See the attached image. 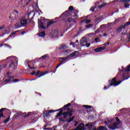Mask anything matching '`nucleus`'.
<instances>
[{
  "label": "nucleus",
  "mask_w": 130,
  "mask_h": 130,
  "mask_svg": "<svg viewBox=\"0 0 130 130\" xmlns=\"http://www.w3.org/2000/svg\"><path fill=\"white\" fill-rule=\"evenodd\" d=\"M117 122H115V118H108L105 121V124L108 126L110 129H115L118 127V124L120 123V120L118 118H116Z\"/></svg>",
  "instance_id": "1"
},
{
  "label": "nucleus",
  "mask_w": 130,
  "mask_h": 130,
  "mask_svg": "<svg viewBox=\"0 0 130 130\" xmlns=\"http://www.w3.org/2000/svg\"><path fill=\"white\" fill-rule=\"evenodd\" d=\"M127 72H130V64L126 68H124L123 67H122L121 69L119 71L118 75L117 77L120 76V74L122 73V79H123V81L124 80H127L129 77H127Z\"/></svg>",
  "instance_id": "2"
},
{
  "label": "nucleus",
  "mask_w": 130,
  "mask_h": 130,
  "mask_svg": "<svg viewBox=\"0 0 130 130\" xmlns=\"http://www.w3.org/2000/svg\"><path fill=\"white\" fill-rule=\"evenodd\" d=\"M78 55H79V52H78V51H75L73 53L69 55V56H67V57H66L64 58H60V62L56 66V69L59 68V66H60V64H61V63H62V62H63V61H66V60H67V59H68V58H69V57H73V56H75V57H77V56H78Z\"/></svg>",
  "instance_id": "3"
},
{
  "label": "nucleus",
  "mask_w": 130,
  "mask_h": 130,
  "mask_svg": "<svg viewBox=\"0 0 130 130\" xmlns=\"http://www.w3.org/2000/svg\"><path fill=\"white\" fill-rule=\"evenodd\" d=\"M51 24H53V21H50L49 22H47L46 26L43 25V23L41 22V21L38 20V27L39 28H41V29H46V28H48Z\"/></svg>",
  "instance_id": "4"
},
{
  "label": "nucleus",
  "mask_w": 130,
  "mask_h": 130,
  "mask_svg": "<svg viewBox=\"0 0 130 130\" xmlns=\"http://www.w3.org/2000/svg\"><path fill=\"white\" fill-rule=\"evenodd\" d=\"M80 45L81 46H86V47H90V43L88 44L87 39L85 38H83L81 39L80 41Z\"/></svg>",
  "instance_id": "5"
},
{
  "label": "nucleus",
  "mask_w": 130,
  "mask_h": 130,
  "mask_svg": "<svg viewBox=\"0 0 130 130\" xmlns=\"http://www.w3.org/2000/svg\"><path fill=\"white\" fill-rule=\"evenodd\" d=\"M68 112H64L62 115L64 116V118H68V117H71L73 115V112L70 111V108H67Z\"/></svg>",
  "instance_id": "6"
},
{
  "label": "nucleus",
  "mask_w": 130,
  "mask_h": 130,
  "mask_svg": "<svg viewBox=\"0 0 130 130\" xmlns=\"http://www.w3.org/2000/svg\"><path fill=\"white\" fill-rule=\"evenodd\" d=\"M120 83H121V81H118V82H117V81H116V78H114L112 80V81L110 83V86H118V85L120 84Z\"/></svg>",
  "instance_id": "7"
},
{
  "label": "nucleus",
  "mask_w": 130,
  "mask_h": 130,
  "mask_svg": "<svg viewBox=\"0 0 130 130\" xmlns=\"http://www.w3.org/2000/svg\"><path fill=\"white\" fill-rule=\"evenodd\" d=\"M7 60H10L12 62H18V58L15 56L9 57L7 58Z\"/></svg>",
  "instance_id": "8"
},
{
  "label": "nucleus",
  "mask_w": 130,
  "mask_h": 130,
  "mask_svg": "<svg viewBox=\"0 0 130 130\" xmlns=\"http://www.w3.org/2000/svg\"><path fill=\"white\" fill-rule=\"evenodd\" d=\"M55 110H50L48 111L47 112H45L43 113V115L44 117H47V116H49L50 115V113H52L53 112H55Z\"/></svg>",
  "instance_id": "9"
},
{
  "label": "nucleus",
  "mask_w": 130,
  "mask_h": 130,
  "mask_svg": "<svg viewBox=\"0 0 130 130\" xmlns=\"http://www.w3.org/2000/svg\"><path fill=\"white\" fill-rule=\"evenodd\" d=\"M58 36V30H56L53 31H52L50 37H52V38H55V37H57Z\"/></svg>",
  "instance_id": "10"
},
{
  "label": "nucleus",
  "mask_w": 130,
  "mask_h": 130,
  "mask_svg": "<svg viewBox=\"0 0 130 130\" xmlns=\"http://www.w3.org/2000/svg\"><path fill=\"white\" fill-rule=\"evenodd\" d=\"M106 49V47H101L94 49V51L96 52H101L102 50Z\"/></svg>",
  "instance_id": "11"
},
{
  "label": "nucleus",
  "mask_w": 130,
  "mask_h": 130,
  "mask_svg": "<svg viewBox=\"0 0 130 130\" xmlns=\"http://www.w3.org/2000/svg\"><path fill=\"white\" fill-rule=\"evenodd\" d=\"M100 3L99 2H96L94 4V6L91 7L90 9V12H95V9H96V7H98V5H99Z\"/></svg>",
  "instance_id": "12"
},
{
  "label": "nucleus",
  "mask_w": 130,
  "mask_h": 130,
  "mask_svg": "<svg viewBox=\"0 0 130 130\" xmlns=\"http://www.w3.org/2000/svg\"><path fill=\"white\" fill-rule=\"evenodd\" d=\"M119 21H120V18L116 19V20H115L114 22L108 23V26H109V27H111L113 26V25H114L116 23H117V22H119Z\"/></svg>",
  "instance_id": "13"
},
{
  "label": "nucleus",
  "mask_w": 130,
  "mask_h": 130,
  "mask_svg": "<svg viewBox=\"0 0 130 130\" xmlns=\"http://www.w3.org/2000/svg\"><path fill=\"white\" fill-rule=\"evenodd\" d=\"M11 81H13L14 83H17V82H19V79H13V77H10L9 78V80H6V82H10Z\"/></svg>",
  "instance_id": "14"
},
{
  "label": "nucleus",
  "mask_w": 130,
  "mask_h": 130,
  "mask_svg": "<svg viewBox=\"0 0 130 130\" xmlns=\"http://www.w3.org/2000/svg\"><path fill=\"white\" fill-rule=\"evenodd\" d=\"M32 8L34 10H35V12H39V9H38V4L36 3V5H34Z\"/></svg>",
  "instance_id": "15"
},
{
  "label": "nucleus",
  "mask_w": 130,
  "mask_h": 130,
  "mask_svg": "<svg viewBox=\"0 0 130 130\" xmlns=\"http://www.w3.org/2000/svg\"><path fill=\"white\" fill-rule=\"evenodd\" d=\"M78 16L77 15H75L72 17V18H69L68 19V21L69 22H72V21H74L75 20H76V19H77Z\"/></svg>",
  "instance_id": "16"
},
{
  "label": "nucleus",
  "mask_w": 130,
  "mask_h": 130,
  "mask_svg": "<svg viewBox=\"0 0 130 130\" xmlns=\"http://www.w3.org/2000/svg\"><path fill=\"white\" fill-rule=\"evenodd\" d=\"M20 24H21V26H26V25L27 24V20L25 19L22 20L20 22Z\"/></svg>",
  "instance_id": "17"
},
{
  "label": "nucleus",
  "mask_w": 130,
  "mask_h": 130,
  "mask_svg": "<svg viewBox=\"0 0 130 130\" xmlns=\"http://www.w3.org/2000/svg\"><path fill=\"white\" fill-rule=\"evenodd\" d=\"M58 110H60V111L57 115L56 116L57 117H59V116H61V114H62V113L63 112V110H61V109L57 110V111H58Z\"/></svg>",
  "instance_id": "18"
},
{
  "label": "nucleus",
  "mask_w": 130,
  "mask_h": 130,
  "mask_svg": "<svg viewBox=\"0 0 130 130\" xmlns=\"http://www.w3.org/2000/svg\"><path fill=\"white\" fill-rule=\"evenodd\" d=\"M83 22H85V23H86V24H89V23L91 22L90 20H87V19H83L81 23H83Z\"/></svg>",
  "instance_id": "19"
},
{
  "label": "nucleus",
  "mask_w": 130,
  "mask_h": 130,
  "mask_svg": "<svg viewBox=\"0 0 130 130\" xmlns=\"http://www.w3.org/2000/svg\"><path fill=\"white\" fill-rule=\"evenodd\" d=\"M16 28H20V27H22V24H21L20 22H17L16 24H15Z\"/></svg>",
  "instance_id": "20"
},
{
  "label": "nucleus",
  "mask_w": 130,
  "mask_h": 130,
  "mask_svg": "<svg viewBox=\"0 0 130 130\" xmlns=\"http://www.w3.org/2000/svg\"><path fill=\"white\" fill-rule=\"evenodd\" d=\"M105 6H106V3H103L102 5H99L98 6V9H99V10H101V9H102V8L104 7H105Z\"/></svg>",
  "instance_id": "21"
},
{
  "label": "nucleus",
  "mask_w": 130,
  "mask_h": 130,
  "mask_svg": "<svg viewBox=\"0 0 130 130\" xmlns=\"http://www.w3.org/2000/svg\"><path fill=\"white\" fill-rule=\"evenodd\" d=\"M6 109L3 108L2 109H0V118L1 117H3V116H4V115L3 114V111H4V110H5Z\"/></svg>",
  "instance_id": "22"
},
{
  "label": "nucleus",
  "mask_w": 130,
  "mask_h": 130,
  "mask_svg": "<svg viewBox=\"0 0 130 130\" xmlns=\"http://www.w3.org/2000/svg\"><path fill=\"white\" fill-rule=\"evenodd\" d=\"M39 37H44L45 36V33L44 32H42L39 34Z\"/></svg>",
  "instance_id": "23"
},
{
  "label": "nucleus",
  "mask_w": 130,
  "mask_h": 130,
  "mask_svg": "<svg viewBox=\"0 0 130 130\" xmlns=\"http://www.w3.org/2000/svg\"><path fill=\"white\" fill-rule=\"evenodd\" d=\"M98 130H108L106 127L104 126H101L100 127L98 128Z\"/></svg>",
  "instance_id": "24"
},
{
  "label": "nucleus",
  "mask_w": 130,
  "mask_h": 130,
  "mask_svg": "<svg viewBox=\"0 0 130 130\" xmlns=\"http://www.w3.org/2000/svg\"><path fill=\"white\" fill-rule=\"evenodd\" d=\"M47 71H45V72L41 73V75L39 76V78H40L41 77H43V76H45L47 74Z\"/></svg>",
  "instance_id": "25"
},
{
  "label": "nucleus",
  "mask_w": 130,
  "mask_h": 130,
  "mask_svg": "<svg viewBox=\"0 0 130 130\" xmlns=\"http://www.w3.org/2000/svg\"><path fill=\"white\" fill-rule=\"evenodd\" d=\"M74 118H75V116L70 118L67 120V122H71V121H73V120H74Z\"/></svg>",
  "instance_id": "26"
},
{
  "label": "nucleus",
  "mask_w": 130,
  "mask_h": 130,
  "mask_svg": "<svg viewBox=\"0 0 130 130\" xmlns=\"http://www.w3.org/2000/svg\"><path fill=\"white\" fill-rule=\"evenodd\" d=\"M122 29H123V25H122L121 27H120L119 28H118L117 32L119 33V32H120V31H121Z\"/></svg>",
  "instance_id": "27"
},
{
  "label": "nucleus",
  "mask_w": 130,
  "mask_h": 130,
  "mask_svg": "<svg viewBox=\"0 0 130 130\" xmlns=\"http://www.w3.org/2000/svg\"><path fill=\"white\" fill-rule=\"evenodd\" d=\"M130 0H121L120 1V3H129Z\"/></svg>",
  "instance_id": "28"
},
{
  "label": "nucleus",
  "mask_w": 130,
  "mask_h": 130,
  "mask_svg": "<svg viewBox=\"0 0 130 130\" xmlns=\"http://www.w3.org/2000/svg\"><path fill=\"white\" fill-rule=\"evenodd\" d=\"M83 107L87 108V109H90V108H91V107H92L91 106L83 105Z\"/></svg>",
  "instance_id": "29"
},
{
  "label": "nucleus",
  "mask_w": 130,
  "mask_h": 130,
  "mask_svg": "<svg viewBox=\"0 0 130 130\" xmlns=\"http://www.w3.org/2000/svg\"><path fill=\"white\" fill-rule=\"evenodd\" d=\"M124 7L125 8H128V7H129V4L128 3H127V2L125 3L124 4Z\"/></svg>",
  "instance_id": "30"
},
{
  "label": "nucleus",
  "mask_w": 130,
  "mask_h": 130,
  "mask_svg": "<svg viewBox=\"0 0 130 130\" xmlns=\"http://www.w3.org/2000/svg\"><path fill=\"white\" fill-rule=\"evenodd\" d=\"M71 103H69V104H68L67 105H66L65 106H64L63 107V108H68V107H69V106H71Z\"/></svg>",
  "instance_id": "31"
},
{
  "label": "nucleus",
  "mask_w": 130,
  "mask_h": 130,
  "mask_svg": "<svg viewBox=\"0 0 130 130\" xmlns=\"http://www.w3.org/2000/svg\"><path fill=\"white\" fill-rule=\"evenodd\" d=\"M129 24H130V22H127L126 24H125L124 25H123V29H124V28H125V26H128V25H129Z\"/></svg>",
  "instance_id": "32"
},
{
  "label": "nucleus",
  "mask_w": 130,
  "mask_h": 130,
  "mask_svg": "<svg viewBox=\"0 0 130 130\" xmlns=\"http://www.w3.org/2000/svg\"><path fill=\"white\" fill-rule=\"evenodd\" d=\"M47 55H45L44 56H42V57H40L41 59H45V58H46Z\"/></svg>",
  "instance_id": "33"
},
{
  "label": "nucleus",
  "mask_w": 130,
  "mask_h": 130,
  "mask_svg": "<svg viewBox=\"0 0 130 130\" xmlns=\"http://www.w3.org/2000/svg\"><path fill=\"white\" fill-rule=\"evenodd\" d=\"M10 67H11V68H14L15 64H14V62H11V63L10 64Z\"/></svg>",
  "instance_id": "34"
},
{
  "label": "nucleus",
  "mask_w": 130,
  "mask_h": 130,
  "mask_svg": "<svg viewBox=\"0 0 130 130\" xmlns=\"http://www.w3.org/2000/svg\"><path fill=\"white\" fill-rule=\"evenodd\" d=\"M92 26H93V24H88V25H87L86 26V28H90V27H92Z\"/></svg>",
  "instance_id": "35"
},
{
  "label": "nucleus",
  "mask_w": 130,
  "mask_h": 130,
  "mask_svg": "<svg viewBox=\"0 0 130 130\" xmlns=\"http://www.w3.org/2000/svg\"><path fill=\"white\" fill-rule=\"evenodd\" d=\"M106 27V24H103L101 26V29H104Z\"/></svg>",
  "instance_id": "36"
},
{
  "label": "nucleus",
  "mask_w": 130,
  "mask_h": 130,
  "mask_svg": "<svg viewBox=\"0 0 130 130\" xmlns=\"http://www.w3.org/2000/svg\"><path fill=\"white\" fill-rule=\"evenodd\" d=\"M118 2V1L117 0L113 1L112 2H111V3L113 4L114 5H115V4H117V3Z\"/></svg>",
  "instance_id": "37"
},
{
  "label": "nucleus",
  "mask_w": 130,
  "mask_h": 130,
  "mask_svg": "<svg viewBox=\"0 0 130 130\" xmlns=\"http://www.w3.org/2000/svg\"><path fill=\"white\" fill-rule=\"evenodd\" d=\"M67 54H69V51H66L65 52H63L64 55H67Z\"/></svg>",
  "instance_id": "38"
},
{
  "label": "nucleus",
  "mask_w": 130,
  "mask_h": 130,
  "mask_svg": "<svg viewBox=\"0 0 130 130\" xmlns=\"http://www.w3.org/2000/svg\"><path fill=\"white\" fill-rule=\"evenodd\" d=\"M73 9H74V7L73 6H70L69 8V11H72V10H73Z\"/></svg>",
  "instance_id": "39"
},
{
  "label": "nucleus",
  "mask_w": 130,
  "mask_h": 130,
  "mask_svg": "<svg viewBox=\"0 0 130 130\" xmlns=\"http://www.w3.org/2000/svg\"><path fill=\"white\" fill-rule=\"evenodd\" d=\"M5 46H6V47H8V48H12V47H11V46H10V45H8V44H5Z\"/></svg>",
  "instance_id": "40"
},
{
  "label": "nucleus",
  "mask_w": 130,
  "mask_h": 130,
  "mask_svg": "<svg viewBox=\"0 0 130 130\" xmlns=\"http://www.w3.org/2000/svg\"><path fill=\"white\" fill-rule=\"evenodd\" d=\"M17 32H19V30L14 31L13 32H12V34L11 35H12V36L15 35V34H16L17 33Z\"/></svg>",
  "instance_id": "41"
},
{
  "label": "nucleus",
  "mask_w": 130,
  "mask_h": 130,
  "mask_svg": "<svg viewBox=\"0 0 130 130\" xmlns=\"http://www.w3.org/2000/svg\"><path fill=\"white\" fill-rule=\"evenodd\" d=\"M78 124H79V122L76 121L74 126H77V125H78Z\"/></svg>",
  "instance_id": "42"
},
{
  "label": "nucleus",
  "mask_w": 130,
  "mask_h": 130,
  "mask_svg": "<svg viewBox=\"0 0 130 130\" xmlns=\"http://www.w3.org/2000/svg\"><path fill=\"white\" fill-rule=\"evenodd\" d=\"M110 87V85H108V86H105V87H104V90H106L107 89H108V87Z\"/></svg>",
  "instance_id": "43"
},
{
  "label": "nucleus",
  "mask_w": 130,
  "mask_h": 130,
  "mask_svg": "<svg viewBox=\"0 0 130 130\" xmlns=\"http://www.w3.org/2000/svg\"><path fill=\"white\" fill-rule=\"evenodd\" d=\"M99 39V38H95V39H94V41L96 42V43H97V42H98V40Z\"/></svg>",
  "instance_id": "44"
},
{
  "label": "nucleus",
  "mask_w": 130,
  "mask_h": 130,
  "mask_svg": "<svg viewBox=\"0 0 130 130\" xmlns=\"http://www.w3.org/2000/svg\"><path fill=\"white\" fill-rule=\"evenodd\" d=\"M31 75H36V72H35V71H34L32 73H31Z\"/></svg>",
  "instance_id": "45"
},
{
  "label": "nucleus",
  "mask_w": 130,
  "mask_h": 130,
  "mask_svg": "<svg viewBox=\"0 0 130 130\" xmlns=\"http://www.w3.org/2000/svg\"><path fill=\"white\" fill-rule=\"evenodd\" d=\"M14 14H19V12L17 10H14Z\"/></svg>",
  "instance_id": "46"
},
{
  "label": "nucleus",
  "mask_w": 130,
  "mask_h": 130,
  "mask_svg": "<svg viewBox=\"0 0 130 130\" xmlns=\"http://www.w3.org/2000/svg\"><path fill=\"white\" fill-rule=\"evenodd\" d=\"M100 32V28H99L97 30L95 31V33H99Z\"/></svg>",
  "instance_id": "47"
},
{
  "label": "nucleus",
  "mask_w": 130,
  "mask_h": 130,
  "mask_svg": "<svg viewBox=\"0 0 130 130\" xmlns=\"http://www.w3.org/2000/svg\"><path fill=\"white\" fill-rule=\"evenodd\" d=\"M40 73V71H38L36 74V76H38V75H39Z\"/></svg>",
  "instance_id": "48"
},
{
  "label": "nucleus",
  "mask_w": 130,
  "mask_h": 130,
  "mask_svg": "<svg viewBox=\"0 0 130 130\" xmlns=\"http://www.w3.org/2000/svg\"><path fill=\"white\" fill-rule=\"evenodd\" d=\"M9 120H10V119L7 118L5 120V122H8L9 121Z\"/></svg>",
  "instance_id": "49"
},
{
  "label": "nucleus",
  "mask_w": 130,
  "mask_h": 130,
  "mask_svg": "<svg viewBox=\"0 0 130 130\" xmlns=\"http://www.w3.org/2000/svg\"><path fill=\"white\" fill-rule=\"evenodd\" d=\"M104 45H105V46H107V45H109V42H108L107 43H105Z\"/></svg>",
  "instance_id": "50"
},
{
  "label": "nucleus",
  "mask_w": 130,
  "mask_h": 130,
  "mask_svg": "<svg viewBox=\"0 0 130 130\" xmlns=\"http://www.w3.org/2000/svg\"><path fill=\"white\" fill-rule=\"evenodd\" d=\"M3 29H4V26H1L0 27V31H2V30H3Z\"/></svg>",
  "instance_id": "51"
},
{
  "label": "nucleus",
  "mask_w": 130,
  "mask_h": 130,
  "mask_svg": "<svg viewBox=\"0 0 130 130\" xmlns=\"http://www.w3.org/2000/svg\"><path fill=\"white\" fill-rule=\"evenodd\" d=\"M70 45H74V43L73 42L70 43Z\"/></svg>",
  "instance_id": "52"
},
{
  "label": "nucleus",
  "mask_w": 130,
  "mask_h": 130,
  "mask_svg": "<svg viewBox=\"0 0 130 130\" xmlns=\"http://www.w3.org/2000/svg\"><path fill=\"white\" fill-rule=\"evenodd\" d=\"M21 34H22V35H24V34H25V31H22V32H21Z\"/></svg>",
  "instance_id": "53"
},
{
  "label": "nucleus",
  "mask_w": 130,
  "mask_h": 130,
  "mask_svg": "<svg viewBox=\"0 0 130 130\" xmlns=\"http://www.w3.org/2000/svg\"><path fill=\"white\" fill-rule=\"evenodd\" d=\"M51 130H55V128L53 127L52 128H51Z\"/></svg>",
  "instance_id": "54"
},
{
  "label": "nucleus",
  "mask_w": 130,
  "mask_h": 130,
  "mask_svg": "<svg viewBox=\"0 0 130 130\" xmlns=\"http://www.w3.org/2000/svg\"><path fill=\"white\" fill-rule=\"evenodd\" d=\"M28 67H29V68H30L31 69H34V68H31V67H30V65H28Z\"/></svg>",
  "instance_id": "55"
},
{
  "label": "nucleus",
  "mask_w": 130,
  "mask_h": 130,
  "mask_svg": "<svg viewBox=\"0 0 130 130\" xmlns=\"http://www.w3.org/2000/svg\"><path fill=\"white\" fill-rule=\"evenodd\" d=\"M104 36H107V35H106V34H104Z\"/></svg>",
  "instance_id": "56"
},
{
  "label": "nucleus",
  "mask_w": 130,
  "mask_h": 130,
  "mask_svg": "<svg viewBox=\"0 0 130 130\" xmlns=\"http://www.w3.org/2000/svg\"><path fill=\"white\" fill-rule=\"evenodd\" d=\"M78 42H79V41L78 40H76V43H78Z\"/></svg>",
  "instance_id": "57"
},
{
  "label": "nucleus",
  "mask_w": 130,
  "mask_h": 130,
  "mask_svg": "<svg viewBox=\"0 0 130 130\" xmlns=\"http://www.w3.org/2000/svg\"><path fill=\"white\" fill-rule=\"evenodd\" d=\"M7 67V64H6L5 66H4V68H6Z\"/></svg>",
  "instance_id": "58"
},
{
  "label": "nucleus",
  "mask_w": 130,
  "mask_h": 130,
  "mask_svg": "<svg viewBox=\"0 0 130 130\" xmlns=\"http://www.w3.org/2000/svg\"><path fill=\"white\" fill-rule=\"evenodd\" d=\"M25 116H29V114H27Z\"/></svg>",
  "instance_id": "59"
},
{
  "label": "nucleus",
  "mask_w": 130,
  "mask_h": 130,
  "mask_svg": "<svg viewBox=\"0 0 130 130\" xmlns=\"http://www.w3.org/2000/svg\"><path fill=\"white\" fill-rule=\"evenodd\" d=\"M123 34L124 35V34H125V33L122 32V35H123Z\"/></svg>",
  "instance_id": "60"
},
{
  "label": "nucleus",
  "mask_w": 130,
  "mask_h": 130,
  "mask_svg": "<svg viewBox=\"0 0 130 130\" xmlns=\"http://www.w3.org/2000/svg\"><path fill=\"white\" fill-rule=\"evenodd\" d=\"M28 2H31V0H28Z\"/></svg>",
  "instance_id": "61"
},
{
  "label": "nucleus",
  "mask_w": 130,
  "mask_h": 130,
  "mask_svg": "<svg viewBox=\"0 0 130 130\" xmlns=\"http://www.w3.org/2000/svg\"><path fill=\"white\" fill-rule=\"evenodd\" d=\"M100 19H102V18H99L98 20H100Z\"/></svg>",
  "instance_id": "62"
},
{
  "label": "nucleus",
  "mask_w": 130,
  "mask_h": 130,
  "mask_svg": "<svg viewBox=\"0 0 130 130\" xmlns=\"http://www.w3.org/2000/svg\"><path fill=\"white\" fill-rule=\"evenodd\" d=\"M0 46H3V45H0Z\"/></svg>",
  "instance_id": "63"
},
{
  "label": "nucleus",
  "mask_w": 130,
  "mask_h": 130,
  "mask_svg": "<svg viewBox=\"0 0 130 130\" xmlns=\"http://www.w3.org/2000/svg\"><path fill=\"white\" fill-rule=\"evenodd\" d=\"M26 5H28V3H27Z\"/></svg>",
  "instance_id": "64"
}]
</instances>
